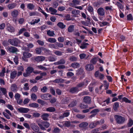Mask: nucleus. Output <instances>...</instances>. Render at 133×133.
Returning a JSON list of instances; mask_svg holds the SVG:
<instances>
[{"label": "nucleus", "mask_w": 133, "mask_h": 133, "mask_svg": "<svg viewBox=\"0 0 133 133\" xmlns=\"http://www.w3.org/2000/svg\"><path fill=\"white\" fill-rule=\"evenodd\" d=\"M99 111V110L97 109H95L93 110H92V111L91 112V113H94V114H95V115Z\"/></svg>", "instance_id": "obj_63"}, {"label": "nucleus", "mask_w": 133, "mask_h": 133, "mask_svg": "<svg viewBox=\"0 0 133 133\" xmlns=\"http://www.w3.org/2000/svg\"><path fill=\"white\" fill-rule=\"evenodd\" d=\"M49 115L47 113L44 114L41 116L42 118L44 120H47L49 117Z\"/></svg>", "instance_id": "obj_21"}, {"label": "nucleus", "mask_w": 133, "mask_h": 133, "mask_svg": "<svg viewBox=\"0 0 133 133\" xmlns=\"http://www.w3.org/2000/svg\"><path fill=\"white\" fill-rule=\"evenodd\" d=\"M23 125L26 128L28 129H30V126L27 123H24L23 124Z\"/></svg>", "instance_id": "obj_59"}, {"label": "nucleus", "mask_w": 133, "mask_h": 133, "mask_svg": "<svg viewBox=\"0 0 133 133\" xmlns=\"http://www.w3.org/2000/svg\"><path fill=\"white\" fill-rule=\"evenodd\" d=\"M24 68L22 66H20L17 68V70L18 71L22 72L24 71Z\"/></svg>", "instance_id": "obj_60"}, {"label": "nucleus", "mask_w": 133, "mask_h": 133, "mask_svg": "<svg viewBox=\"0 0 133 133\" xmlns=\"http://www.w3.org/2000/svg\"><path fill=\"white\" fill-rule=\"evenodd\" d=\"M31 98L33 100L35 101L37 98V96L35 94L33 93L31 95Z\"/></svg>", "instance_id": "obj_51"}, {"label": "nucleus", "mask_w": 133, "mask_h": 133, "mask_svg": "<svg viewBox=\"0 0 133 133\" xmlns=\"http://www.w3.org/2000/svg\"><path fill=\"white\" fill-rule=\"evenodd\" d=\"M65 63V60L63 59H62L60 60L59 61L55 63L54 64H55L56 65H59L62 64H64Z\"/></svg>", "instance_id": "obj_38"}, {"label": "nucleus", "mask_w": 133, "mask_h": 133, "mask_svg": "<svg viewBox=\"0 0 133 133\" xmlns=\"http://www.w3.org/2000/svg\"><path fill=\"white\" fill-rule=\"evenodd\" d=\"M76 117L80 119H82L84 118L85 116L84 115H81V114H78L76 115Z\"/></svg>", "instance_id": "obj_58"}, {"label": "nucleus", "mask_w": 133, "mask_h": 133, "mask_svg": "<svg viewBox=\"0 0 133 133\" xmlns=\"http://www.w3.org/2000/svg\"><path fill=\"white\" fill-rule=\"evenodd\" d=\"M36 67L37 68L40 70H47V69L46 68L43 66L42 65H41L37 66H36Z\"/></svg>", "instance_id": "obj_42"}, {"label": "nucleus", "mask_w": 133, "mask_h": 133, "mask_svg": "<svg viewBox=\"0 0 133 133\" xmlns=\"http://www.w3.org/2000/svg\"><path fill=\"white\" fill-rule=\"evenodd\" d=\"M55 110V109L53 107H50L46 109V111H47L51 112H54Z\"/></svg>", "instance_id": "obj_40"}, {"label": "nucleus", "mask_w": 133, "mask_h": 133, "mask_svg": "<svg viewBox=\"0 0 133 133\" xmlns=\"http://www.w3.org/2000/svg\"><path fill=\"white\" fill-rule=\"evenodd\" d=\"M110 99L109 98H108L106 100L104 101L103 103L101 104L103 106H106L107 104L108 105L109 103Z\"/></svg>", "instance_id": "obj_29"}, {"label": "nucleus", "mask_w": 133, "mask_h": 133, "mask_svg": "<svg viewBox=\"0 0 133 133\" xmlns=\"http://www.w3.org/2000/svg\"><path fill=\"white\" fill-rule=\"evenodd\" d=\"M23 56L22 58L24 61L27 62L28 61L27 58H30L32 56V55L28 52H24L23 53Z\"/></svg>", "instance_id": "obj_4"}, {"label": "nucleus", "mask_w": 133, "mask_h": 133, "mask_svg": "<svg viewBox=\"0 0 133 133\" xmlns=\"http://www.w3.org/2000/svg\"><path fill=\"white\" fill-rule=\"evenodd\" d=\"M29 105L30 107L33 108H37L39 106L38 104L36 103H30Z\"/></svg>", "instance_id": "obj_22"}, {"label": "nucleus", "mask_w": 133, "mask_h": 133, "mask_svg": "<svg viewBox=\"0 0 133 133\" xmlns=\"http://www.w3.org/2000/svg\"><path fill=\"white\" fill-rule=\"evenodd\" d=\"M17 74V71H14L11 72L10 74V78L12 79H14L16 77Z\"/></svg>", "instance_id": "obj_18"}, {"label": "nucleus", "mask_w": 133, "mask_h": 133, "mask_svg": "<svg viewBox=\"0 0 133 133\" xmlns=\"http://www.w3.org/2000/svg\"><path fill=\"white\" fill-rule=\"evenodd\" d=\"M70 122L69 121H65L64 124V126L67 127H70Z\"/></svg>", "instance_id": "obj_52"}, {"label": "nucleus", "mask_w": 133, "mask_h": 133, "mask_svg": "<svg viewBox=\"0 0 133 133\" xmlns=\"http://www.w3.org/2000/svg\"><path fill=\"white\" fill-rule=\"evenodd\" d=\"M80 11L78 10H74L71 12V13L74 15V17H76V15H78L80 13Z\"/></svg>", "instance_id": "obj_19"}, {"label": "nucleus", "mask_w": 133, "mask_h": 133, "mask_svg": "<svg viewBox=\"0 0 133 133\" xmlns=\"http://www.w3.org/2000/svg\"><path fill=\"white\" fill-rule=\"evenodd\" d=\"M19 12L17 10H14L12 11L11 13V15L13 18L16 17L18 15Z\"/></svg>", "instance_id": "obj_10"}, {"label": "nucleus", "mask_w": 133, "mask_h": 133, "mask_svg": "<svg viewBox=\"0 0 133 133\" xmlns=\"http://www.w3.org/2000/svg\"><path fill=\"white\" fill-rule=\"evenodd\" d=\"M94 66L91 64H88L85 66L86 69L88 71H91L94 69Z\"/></svg>", "instance_id": "obj_13"}, {"label": "nucleus", "mask_w": 133, "mask_h": 133, "mask_svg": "<svg viewBox=\"0 0 133 133\" xmlns=\"http://www.w3.org/2000/svg\"><path fill=\"white\" fill-rule=\"evenodd\" d=\"M97 12L98 14L101 16H104L105 14L104 10L102 8H99L97 10Z\"/></svg>", "instance_id": "obj_9"}, {"label": "nucleus", "mask_w": 133, "mask_h": 133, "mask_svg": "<svg viewBox=\"0 0 133 133\" xmlns=\"http://www.w3.org/2000/svg\"><path fill=\"white\" fill-rule=\"evenodd\" d=\"M69 114L70 113L68 111L65 112L60 117V118L61 119H62L65 117H67L69 115Z\"/></svg>", "instance_id": "obj_30"}, {"label": "nucleus", "mask_w": 133, "mask_h": 133, "mask_svg": "<svg viewBox=\"0 0 133 133\" xmlns=\"http://www.w3.org/2000/svg\"><path fill=\"white\" fill-rule=\"evenodd\" d=\"M98 122H92L89 125V127L91 128H94L98 124Z\"/></svg>", "instance_id": "obj_26"}, {"label": "nucleus", "mask_w": 133, "mask_h": 133, "mask_svg": "<svg viewBox=\"0 0 133 133\" xmlns=\"http://www.w3.org/2000/svg\"><path fill=\"white\" fill-rule=\"evenodd\" d=\"M87 9L90 12H93V9L92 7L89 5H88L87 6Z\"/></svg>", "instance_id": "obj_48"}, {"label": "nucleus", "mask_w": 133, "mask_h": 133, "mask_svg": "<svg viewBox=\"0 0 133 133\" xmlns=\"http://www.w3.org/2000/svg\"><path fill=\"white\" fill-rule=\"evenodd\" d=\"M46 41L51 43H55L56 42V40L55 38H50L46 39Z\"/></svg>", "instance_id": "obj_20"}, {"label": "nucleus", "mask_w": 133, "mask_h": 133, "mask_svg": "<svg viewBox=\"0 0 133 133\" xmlns=\"http://www.w3.org/2000/svg\"><path fill=\"white\" fill-rule=\"evenodd\" d=\"M83 100L85 102L89 103H90L91 99L89 97L86 96L84 98Z\"/></svg>", "instance_id": "obj_23"}, {"label": "nucleus", "mask_w": 133, "mask_h": 133, "mask_svg": "<svg viewBox=\"0 0 133 133\" xmlns=\"http://www.w3.org/2000/svg\"><path fill=\"white\" fill-rule=\"evenodd\" d=\"M1 91L2 92V93L5 95L6 97L7 96V95L6 94L7 91L6 89L4 88H1L0 89Z\"/></svg>", "instance_id": "obj_32"}, {"label": "nucleus", "mask_w": 133, "mask_h": 133, "mask_svg": "<svg viewBox=\"0 0 133 133\" xmlns=\"http://www.w3.org/2000/svg\"><path fill=\"white\" fill-rule=\"evenodd\" d=\"M115 118L117 122L119 124L122 123L125 121V118L120 116L116 115Z\"/></svg>", "instance_id": "obj_3"}, {"label": "nucleus", "mask_w": 133, "mask_h": 133, "mask_svg": "<svg viewBox=\"0 0 133 133\" xmlns=\"http://www.w3.org/2000/svg\"><path fill=\"white\" fill-rule=\"evenodd\" d=\"M49 11L51 12V14L52 15H60V14H56L57 12V10L52 7H50L49 8Z\"/></svg>", "instance_id": "obj_15"}, {"label": "nucleus", "mask_w": 133, "mask_h": 133, "mask_svg": "<svg viewBox=\"0 0 133 133\" xmlns=\"http://www.w3.org/2000/svg\"><path fill=\"white\" fill-rule=\"evenodd\" d=\"M71 66L74 68H77L79 67V64L78 63H73L71 64Z\"/></svg>", "instance_id": "obj_34"}, {"label": "nucleus", "mask_w": 133, "mask_h": 133, "mask_svg": "<svg viewBox=\"0 0 133 133\" xmlns=\"http://www.w3.org/2000/svg\"><path fill=\"white\" fill-rule=\"evenodd\" d=\"M7 29L8 31L11 32H14L15 31L14 28L10 25L8 26Z\"/></svg>", "instance_id": "obj_28"}, {"label": "nucleus", "mask_w": 133, "mask_h": 133, "mask_svg": "<svg viewBox=\"0 0 133 133\" xmlns=\"http://www.w3.org/2000/svg\"><path fill=\"white\" fill-rule=\"evenodd\" d=\"M16 6V4L14 3H13L8 4V7L9 9H11L15 8Z\"/></svg>", "instance_id": "obj_33"}, {"label": "nucleus", "mask_w": 133, "mask_h": 133, "mask_svg": "<svg viewBox=\"0 0 133 133\" xmlns=\"http://www.w3.org/2000/svg\"><path fill=\"white\" fill-rule=\"evenodd\" d=\"M89 45V44L85 42H83L81 44V45H79L80 47L82 49H85L87 48V46Z\"/></svg>", "instance_id": "obj_24"}, {"label": "nucleus", "mask_w": 133, "mask_h": 133, "mask_svg": "<svg viewBox=\"0 0 133 133\" xmlns=\"http://www.w3.org/2000/svg\"><path fill=\"white\" fill-rule=\"evenodd\" d=\"M47 34L48 36L50 37L54 36L55 35V34L54 31H51L50 30H48L47 31Z\"/></svg>", "instance_id": "obj_31"}, {"label": "nucleus", "mask_w": 133, "mask_h": 133, "mask_svg": "<svg viewBox=\"0 0 133 133\" xmlns=\"http://www.w3.org/2000/svg\"><path fill=\"white\" fill-rule=\"evenodd\" d=\"M80 107L82 109L86 108L88 107V106L86 105H85L84 104H81L80 105Z\"/></svg>", "instance_id": "obj_61"}, {"label": "nucleus", "mask_w": 133, "mask_h": 133, "mask_svg": "<svg viewBox=\"0 0 133 133\" xmlns=\"http://www.w3.org/2000/svg\"><path fill=\"white\" fill-rule=\"evenodd\" d=\"M51 95L49 94H45L41 96V98L45 100H48L51 98Z\"/></svg>", "instance_id": "obj_7"}, {"label": "nucleus", "mask_w": 133, "mask_h": 133, "mask_svg": "<svg viewBox=\"0 0 133 133\" xmlns=\"http://www.w3.org/2000/svg\"><path fill=\"white\" fill-rule=\"evenodd\" d=\"M53 82L56 83H63L64 80L62 79H57L53 81Z\"/></svg>", "instance_id": "obj_36"}, {"label": "nucleus", "mask_w": 133, "mask_h": 133, "mask_svg": "<svg viewBox=\"0 0 133 133\" xmlns=\"http://www.w3.org/2000/svg\"><path fill=\"white\" fill-rule=\"evenodd\" d=\"M40 21V18H37L35 19H33L30 23L31 25H34L36 23H37Z\"/></svg>", "instance_id": "obj_16"}, {"label": "nucleus", "mask_w": 133, "mask_h": 133, "mask_svg": "<svg viewBox=\"0 0 133 133\" xmlns=\"http://www.w3.org/2000/svg\"><path fill=\"white\" fill-rule=\"evenodd\" d=\"M23 35L26 37H29L30 36V33L26 31L24 32Z\"/></svg>", "instance_id": "obj_49"}, {"label": "nucleus", "mask_w": 133, "mask_h": 133, "mask_svg": "<svg viewBox=\"0 0 133 133\" xmlns=\"http://www.w3.org/2000/svg\"><path fill=\"white\" fill-rule=\"evenodd\" d=\"M34 70L33 68L30 67L27 68L26 70V72L23 74V75L24 77H26L30 75L31 73Z\"/></svg>", "instance_id": "obj_5"}, {"label": "nucleus", "mask_w": 133, "mask_h": 133, "mask_svg": "<svg viewBox=\"0 0 133 133\" xmlns=\"http://www.w3.org/2000/svg\"><path fill=\"white\" fill-rule=\"evenodd\" d=\"M30 126L31 129L35 132H38L39 131V127L36 125L35 123H32L30 124Z\"/></svg>", "instance_id": "obj_6"}, {"label": "nucleus", "mask_w": 133, "mask_h": 133, "mask_svg": "<svg viewBox=\"0 0 133 133\" xmlns=\"http://www.w3.org/2000/svg\"><path fill=\"white\" fill-rule=\"evenodd\" d=\"M133 124V121L131 119H130L129 120V122L128 124V125L129 127H131Z\"/></svg>", "instance_id": "obj_50"}, {"label": "nucleus", "mask_w": 133, "mask_h": 133, "mask_svg": "<svg viewBox=\"0 0 133 133\" xmlns=\"http://www.w3.org/2000/svg\"><path fill=\"white\" fill-rule=\"evenodd\" d=\"M38 125L41 130H45V129L42 125L46 128H48L49 127L50 124L47 122L45 121L42 122V124L38 122Z\"/></svg>", "instance_id": "obj_1"}, {"label": "nucleus", "mask_w": 133, "mask_h": 133, "mask_svg": "<svg viewBox=\"0 0 133 133\" xmlns=\"http://www.w3.org/2000/svg\"><path fill=\"white\" fill-rule=\"evenodd\" d=\"M56 44H50L49 45V46L50 48H53L55 49H58L57 47V46Z\"/></svg>", "instance_id": "obj_41"}, {"label": "nucleus", "mask_w": 133, "mask_h": 133, "mask_svg": "<svg viewBox=\"0 0 133 133\" xmlns=\"http://www.w3.org/2000/svg\"><path fill=\"white\" fill-rule=\"evenodd\" d=\"M76 103L74 101L71 102L70 104L68 105L69 107H72L76 105Z\"/></svg>", "instance_id": "obj_55"}, {"label": "nucleus", "mask_w": 133, "mask_h": 133, "mask_svg": "<svg viewBox=\"0 0 133 133\" xmlns=\"http://www.w3.org/2000/svg\"><path fill=\"white\" fill-rule=\"evenodd\" d=\"M34 6V5L32 4L29 3L28 4L27 7L30 10L33 9Z\"/></svg>", "instance_id": "obj_44"}, {"label": "nucleus", "mask_w": 133, "mask_h": 133, "mask_svg": "<svg viewBox=\"0 0 133 133\" xmlns=\"http://www.w3.org/2000/svg\"><path fill=\"white\" fill-rule=\"evenodd\" d=\"M45 59V57L43 56H38L36 57L35 58V60L36 61L38 62H42L44 61Z\"/></svg>", "instance_id": "obj_11"}, {"label": "nucleus", "mask_w": 133, "mask_h": 133, "mask_svg": "<svg viewBox=\"0 0 133 133\" xmlns=\"http://www.w3.org/2000/svg\"><path fill=\"white\" fill-rule=\"evenodd\" d=\"M121 102H125L130 103L131 101L129 100L128 98L125 97H124L122 99V101H121Z\"/></svg>", "instance_id": "obj_45"}, {"label": "nucleus", "mask_w": 133, "mask_h": 133, "mask_svg": "<svg viewBox=\"0 0 133 133\" xmlns=\"http://www.w3.org/2000/svg\"><path fill=\"white\" fill-rule=\"evenodd\" d=\"M95 77L98 78L100 79H103L104 77V75L103 74L100 73L98 71L95 72Z\"/></svg>", "instance_id": "obj_8"}, {"label": "nucleus", "mask_w": 133, "mask_h": 133, "mask_svg": "<svg viewBox=\"0 0 133 133\" xmlns=\"http://www.w3.org/2000/svg\"><path fill=\"white\" fill-rule=\"evenodd\" d=\"M57 25L58 27L62 29L64 28L65 27V25L61 22L58 23Z\"/></svg>", "instance_id": "obj_35"}, {"label": "nucleus", "mask_w": 133, "mask_h": 133, "mask_svg": "<svg viewBox=\"0 0 133 133\" xmlns=\"http://www.w3.org/2000/svg\"><path fill=\"white\" fill-rule=\"evenodd\" d=\"M87 84L86 83L85 84L84 83H81L79 84L78 85L77 87H83L86 86Z\"/></svg>", "instance_id": "obj_47"}, {"label": "nucleus", "mask_w": 133, "mask_h": 133, "mask_svg": "<svg viewBox=\"0 0 133 133\" xmlns=\"http://www.w3.org/2000/svg\"><path fill=\"white\" fill-rule=\"evenodd\" d=\"M98 61V58L94 57L92 58L90 61V63L94 64H95Z\"/></svg>", "instance_id": "obj_37"}, {"label": "nucleus", "mask_w": 133, "mask_h": 133, "mask_svg": "<svg viewBox=\"0 0 133 133\" xmlns=\"http://www.w3.org/2000/svg\"><path fill=\"white\" fill-rule=\"evenodd\" d=\"M17 89V87L15 84H12L11 87V89L12 91H15Z\"/></svg>", "instance_id": "obj_43"}, {"label": "nucleus", "mask_w": 133, "mask_h": 133, "mask_svg": "<svg viewBox=\"0 0 133 133\" xmlns=\"http://www.w3.org/2000/svg\"><path fill=\"white\" fill-rule=\"evenodd\" d=\"M88 125V124L87 122H83L80 124L79 126L80 127L85 128Z\"/></svg>", "instance_id": "obj_39"}, {"label": "nucleus", "mask_w": 133, "mask_h": 133, "mask_svg": "<svg viewBox=\"0 0 133 133\" xmlns=\"http://www.w3.org/2000/svg\"><path fill=\"white\" fill-rule=\"evenodd\" d=\"M18 110L19 112L24 113H26L29 111V109L24 108H18Z\"/></svg>", "instance_id": "obj_12"}, {"label": "nucleus", "mask_w": 133, "mask_h": 133, "mask_svg": "<svg viewBox=\"0 0 133 133\" xmlns=\"http://www.w3.org/2000/svg\"><path fill=\"white\" fill-rule=\"evenodd\" d=\"M116 5L118 6L119 8L121 9H122L123 8V5L119 2H117Z\"/></svg>", "instance_id": "obj_53"}, {"label": "nucleus", "mask_w": 133, "mask_h": 133, "mask_svg": "<svg viewBox=\"0 0 133 133\" xmlns=\"http://www.w3.org/2000/svg\"><path fill=\"white\" fill-rule=\"evenodd\" d=\"M60 132L59 129L57 128H55L53 132L55 133H59Z\"/></svg>", "instance_id": "obj_64"}, {"label": "nucleus", "mask_w": 133, "mask_h": 133, "mask_svg": "<svg viewBox=\"0 0 133 133\" xmlns=\"http://www.w3.org/2000/svg\"><path fill=\"white\" fill-rule=\"evenodd\" d=\"M119 106V103L117 102H116L114 103V109L115 110H116L117 108Z\"/></svg>", "instance_id": "obj_54"}, {"label": "nucleus", "mask_w": 133, "mask_h": 133, "mask_svg": "<svg viewBox=\"0 0 133 133\" xmlns=\"http://www.w3.org/2000/svg\"><path fill=\"white\" fill-rule=\"evenodd\" d=\"M8 41L11 44L15 46H17L18 44L20 43V40L17 38L13 39H9Z\"/></svg>", "instance_id": "obj_2"}, {"label": "nucleus", "mask_w": 133, "mask_h": 133, "mask_svg": "<svg viewBox=\"0 0 133 133\" xmlns=\"http://www.w3.org/2000/svg\"><path fill=\"white\" fill-rule=\"evenodd\" d=\"M79 91L77 87L73 88L71 89L70 92L72 93H75L78 92Z\"/></svg>", "instance_id": "obj_27"}, {"label": "nucleus", "mask_w": 133, "mask_h": 133, "mask_svg": "<svg viewBox=\"0 0 133 133\" xmlns=\"http://www.w3.org/2000/svg\"><path fill=\"white\" fill-rule=\"evenodd\" d=\"M26 31V29L24 28H22L20 29L18 31V34L17 35V36H19L22 34L23 32Z\"/></svg>", "instance_id": "obj_25"}, {"label": "nucleus", "mask_w": 133, "mask_h": 133, "mask_svg": "<svg viewBox=\"0 0 133 133\" xmlns=\"http://www.w3.org/2000/svg\"><path fill=\"white\" fill-rule=\"evenodd\" d=\"M80 58L81 59H83L85 58L86 56V55L84 53L80 54L79 55Z\"/></svg>", "instance_id": "obj_56"}, {"label": "nucleus", "mask_w": 133, "mask_h": 133, "mask_svg": "<svg viewBox=\"0 0 133 133\" xmlns=\"http://www.w3.org/2000/svg\"><path fill=\"white\" fill-rule=\"evenodd\" d=\"M37 88L36 86H35L33 87L31 90V91H32L33 92H36L37 91Z\"/></svg>", "instance_id": "obj_62"}, {"label": "nucleus", "mask_w": 133, "mask_h": 133, "mask_svg": "<svg viewBox=\"0 0 133 133\" xmlns=\"http://www.w3.org/2000/svg\"><path fill=\"white\" fill-rule=\"evenodd\" d=\"M74 26L73 25H70L68 29V32H71L74 30Z\"/></svg>", "instance_id": "obj_46"}, {"label": "nucleus", "mask_w": 133, "mask_h": 133, "mask_svg": "<svg viewBox=\"0 0 133 133\" xmlns=\"http://www.w3.org/2000/svg\"><path fill=\"white\" fill-rule=\"evenodd\" d=\"M45 49L43 47L38 48L36 49L35 51L37 54H40L41 53L42 51Z\"/></svg>", "instance_id": "obj_17"}, {"label": "nucleus", "mask_w": 133, "mask_h": 133, "mask_svg": "<svg viewBox=\"0 0 133 133\" xmlns=\"http://www.w3.org/2000/svg\"><path fill=\"white\" fill-rule=\"evenodd\" d=\"M26 45L29 48H32L34 46V45L32 43H26Z\"/></svg>", "instance_id": "obj_57"}, {"label": "nucleus", "mask_w": 133, "mask_h": 133, "mask_svg": "<svg viewBox=\"0 0 133 133\" xmlns=\"http://www.w3.org/2000/svg\"><path fill=\"white\" fill-rule=\"evenodd\" d=\"M7 48L8 50L10 52L14 53L17 51V48L14 47H9Z\"/></svg>", "instance_id": "obj_14"}]
</instances>
